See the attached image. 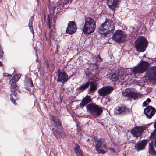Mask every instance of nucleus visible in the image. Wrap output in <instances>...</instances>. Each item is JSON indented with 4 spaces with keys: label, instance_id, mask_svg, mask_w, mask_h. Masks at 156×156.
<instances>
[{
    "label": "nucleus",
    "instance_id": "nucleus-22",
    "mask_svg": "<svg viewBox=\"0 0 156 156\" xmlns=\"http://www.w3.org/2000/svg\"><path fill=\"white\" fill-rule=\"evenodd\" d=\"M156 112L155 108L151 106H147V118L150 119L155 114Z\"/></svg>",
    "mask_w": 156,
    "mask_h": 156
},
{
    "label": "nucleus",
    "instance_id": "nucleus-40",
    "mask_svg": "<svg viewBox=\"0 0 156 156\" xmlns=\"http://www.w3.org/2000/svg\"><path fill=\"white\" fill-rule=\"evenodd\" d=\"M9 75L7 73H4V77H7L9 76Z\"/></svg>",
    "mask_w": 156,
    "mask_h": 156
},
{
    "label": "nucleus",
    "instance_id": "nucleus-26",
    "mask_svg": "<svg viewBox=\"0 0 156 156\" xmlns=\"http://www.w3.org/2000/svg\"><path fill=\"white\" fill-rule=\"evenodd\" d=\"M149 152L151 156H156V152L154 147L153 141H151L149 144Z\"/></svg>",
    "mask_w": 156,
    "mask_h": 156
},
{
    "label": "nucleus",
    "instance_id": "nucleus-4",
    "mask_svg": "<svg viewBox=\"0 0 156 156\" xmlns=\"http://www.w3.org/2000/svg\"><path fill=\"white\" fill-rule=\"evenodd\" d=\"M87 109L91 115L95 118L99 116L103 112V107L94 103H90L86 106Z\"/></svg>",
    "mask_w": 156,
    "mask_h": 156
},
{
    "label": "nucleus",
    "instance_id": "nucleus-47",
    "mask_svg": "<svg viewBox=\"0 0 156 156\" xmlns=\"http://www.w3.org/2000/svg\"><path fill=\"white\" fill-rule=\"evenodd\" d=\"M45 19H46V16H44V20H45Z\"/></svg>",
    "mask_w": 156,
    "mask_h": 156
},
{
    "label": "nucleus",
    "instance_id": "nucleus-33",
    "mask_svg": "<svg viewBox=\"0 0 156 156\" xmlns=\"http://www.w3.org/2000/svg\"><path fill=\"white\" fill-rule=\"evenodd\" d=\"M85 72L86 75L88 77H90L92 75H94V72L90 69L87 68L85 69Z\"/></svg>",
    "mask_w": 156,
    "mask_h": 156
},
{
    "label": "nucleus",
    "instance_id": "nucleus-3",
    "mask_svg": "<svg viewBox=\"0 0 156 156\" xmlns=\"http://www.w3.org/2000/svg\"><path fill=\"white\" fill-rule=\"evenodd\" d=\"M95 28V22L94 20L91 17H86L85 20V24L83 30L84 33L90 34L94 31Z\"/></svg>",
    "mask_w": 156,
    "mask_h": 156
},
{
    "label": "nucleus",
    "instance_id": "nucleus-31",
    "mask_svg": "<svg viewBox=\"0 0 156 156\" xmlns=\"http://www.w3.org/2000/svg\"><path fill=\"white\" fill-rule=\"evenodd\" d=\"M90 69L93 72L94 75L98 70V65L97 63H93L90 65Z\"/></svg>",
    "mask_w": 156,
    "mask_h": 156
},
{
    "label": "nucleus",
    "instance_id": "nucleus-13",
    "mask_svg": "<svg viewBox=\"0 0 156 156\" xmlns=\"http://www.w3.org/2000/svg\"><path fill=\"white\" fill-rule=\"evenodd\" d=\"M122 94L123 96L133 98L134 100L137 99L140 95L137 93L134 92L132 89L127 88L125 91H123Z\"/></svg>",
    "mask_w": 156,
    "mask_h": 156
},
{
    "label": "nucleus",
    "instance_id": "nucleus-48",
    "mask_svg": "<svg viewBox=\"0 0 156 156\" xmlns=\"http://www.w3.org/2000/svg\"><path fill=\"white\" fill-rule=\"evenodd\" d=\"M147 45L148 44V41H147Z\"/></svg>",
    "mask_w": 156,
    "mask_h": 156
},
{
    "label": "nucleus",
    "instance_id": "nucleus-36",
    "mask_svg": "<svg viewBox=\"0 0 156 156\" xmlns=\"http://www.w3.org/2000/svg\"><path fill=\"white\" fill-rule=\"evenodd\" d=\"M154 126L155 129L154 131V132L151 133L150 136V138L152 140L154 139L156 136V121L155 122Z\"/></svg>",
    "mask_w": 156,
    "mask_h": 156
},
{
    "label": "nucleus",
    "instance_id": "nucleus-14",
    "mask_svg": "<svg viewBox=\"0 0 156 156\" xmlns=\"http://www.w3.org/2000/svg\"><path fill=\"white\" fill-rule=\"evenodd\" d=\"M130 110L129 108H127L124 105H121L117 106L115 109V113L116 114H123L129 113Z\"/></svg>",
    "mask_w": 156,
    "mask_h": 156
},
{
    "label": "nucleus",
    "instance_id": "nucleus-23",
    "mask_svg": "<svg viewBox=\"0 0 156 156\" xmlns=\"http://www.w3.org/2000/svg\"><path fill=\"white\" fill-rule=\"evenodd\" d=\"M92 101V99L90 96L87 95L82 99L81 102L79 104V106L81 107H83L88 103L91 102Z\"/></svg>",
    "mask_w": 156,
    "mask_h": 156
},
{
    "label": "nucleus",
    "instance_id": "nucleus-44",
    "mask_svg": "<svg viewBox=\"0 0 156 156\" xmlns=\"http://www.w3.org/2000/svg\"><path fill=\"white\" fill-rule=\"evenodd\" d=\"M154 139H155V141L154 142V146L156 148V136H155V137Z\"/></svg>",
    "mask_w": 156,
    "mask_h": 156
},
{
    "label": "nucleus",
    "instance_id": "nucleus-45",
    "mask_svg": "<svg viewBox=\"0 0 156 156\" xmlns=\"http://www.w3.org/2000/svg\"><path fill=\"white\" fill-rule=\"evenodd\" d=\"M73 76V75L72 74V75H71L70 76H68V77H69V80L70 79V78L72 77Z\"/></svg>",
    "mask_w": 156,
    "mask_h": 156
},
{
    "label": "nucleus",
    "instance_id": "nucleus-30",
    "mask_svg": "<svg viewBox=\"0 0 156 156\" xmlns=\"http://www.w3.org/2000/svg\"><path fill=\"white\" fill-rule=\"evenodd\" d=\"M109 78L112 81H116L119 79V75L118 73H112L110 75Z\"/></svg>",
    "mask_w": 156,
    "mask_h": 156
},
{
    "label": "nucleus",
    "instance_id": "nucleus-8",
    "mask_svg": "<svg viewBox=\"0 0 156 156\" xmlns=\"http://www.w3.org/2000/svg\"><path fill=\"white\" fill-rule=\"evenodd\" d=\"M126 38V35L122 30H116L112 37V40L119 43L124 42Z\"/></svg>",
    "mask_w": 156,
    "mask_h": 156
},
{
    "label": "nucleus",
    "instance_id": "nucleus-15",
    "mask_svg": "<svg viewBox=\"0 0 156 156\" xmlns=\"http://www.w3.org/2000/svg\"><path fill=\"white\" fill-rule=\"evenodd\" d=\"M50 120L51 121V123L54 126L58 128L61 130L63 128L61 122L60 120L53 115H51L50 116Z\"/></svg>",
    "mask_w": 156,
    "mask_h": 156
},
{
    "label": "nucleus",
    "instance_id": "nucleus-10",
    "mask_svg": "<svg viewBox=\"0 0 156 156\" xmlns=\"http://www.w3.org/2000/svg\"><path fill=\"white\" fill-rule=\"evenodd\" d=\"M57 75L58 78L56 80L58 82H61L64 84L67 82L69 80L68 75L64 70L61 72L58 70Z\"/></svg>",
    "mask_w": 156,
    "mask_h": 156
},
{
    "label": "nucleus",
    "instance_id": "nucleus-11",
    "mask_svg": "<svg viewBox=\"0 0 156 156\" xmlns=\"http://www.w3.org/2000/svg\"><path fill=\"white\" fill-rule=\"evenodd\" d=\"M146 129V127L145 126H136L131 129V133L134 136L138 137L142 134L144 131Z\"/></svg>",
    "mask_w": 156,
    "mask_h": 156
},
{
    "label": "nucleus",
    "instance_id": "nucleus-25",
    "mask_svg": "<svg viewBox=\"0 0 156 156\" xmlns=\"http://www.w3.org/2000/svg\"><path fill=\"white\" fill-rule=\"evenodd\" d=\"M90 85L89 81L81 85L79 87H77L76 90L80 92H82L84 91Z\"/></svg>",
    "mask_w": 156,
    "mask_h": 156
},
{
    "label": "nucleus",
    "instance_id": "nucleus-50",
    "mask_svg": "<svg viewBox=\"0 0 156 156\" xmlns=\"http://www.w3.org/2000/svg\"><path fill=\"white\" fill-rule=\"evenodd\" d=\"M155 61H156V58H155Z\"/></svg>",
    "mask_w": 156,
    "mask_h": 156
},
{
    "label": "nucleus",
    "instance_id": "nucleus-46",
    "mask_svg": "<svg viewBox=\"0 0 156 156\" xmlns=\"http://www.w3.org/2000/svg\"><path fill=\"white\" fill-rule=\"evenodd\" d=\"M2 62L0 61V66L2 67Z\"/></svg>",
    "mask_w": 156,
    "mask_h": 156
},
{
    "label": "nucleus",
    "instance_id": "nucleus-42",
    "mask_svg": "<svg viewBox=\"0 0 156 156\" xmlns=\"http://www.w3.org/2000/svg\"><path fill=\"white\" fill-rule=\"evenodd\" d=\"M143 105L145 106H146V101H145L143 102Z\"/></svg>",
    "mask_w": 156,
    "mask_h": 156
},
{
    "label": "nucleus",
    "instance_id": "nucleus-5",
    "mask_svg": "<svg viewBox=\"0 0 156 156\" xmlns=\"http://www.w3.org/2000/svg\"><path fill=\"white\" fill-rule=\"evenodd\" d=\"M95 143V147L96 151L98 154L102 153L104 154L106 152L107 145L105 142L104 140L102 138H94Z\"/></svg>",
    "mask_w": 156,
    "mask_h": 156
},
{
    "label": "nucleus",
    "instance_id": "nucleus-39",
    "mask_svg": "<svg viewBox=\"0 0 156 156\" xmlns=\"http://www.w3.org/2000/svg\"><path fill=\"white\" fill-rule=\"evenodd\" d=\"M109 149L113 152H114L115 151L114 149L113 148H109Z\"/></svg>",
    "mask_w": 156,
    "mask_h": 156
},
{
    "label": "nucleus",
    "instance_id": "nucleus-17",
    "mask_svg": "<svg viewBox=\"0 0 156 156\" xmlns=\"http://www.w3.org/2000/svg\"><path fill=\"white\" fill-rule=\"evenodd\" d=\"M121 2V0H108L107 5L112 11H114Z\"/></svg>",
    "mask_w": 156,
    "mask_h": 156
},
{
    "label": "nucleus",
    "instance_id": "nucleus-32",
    "mask_svg": "<svg viewBox=\"0 0 156 156\" xmlns=\"http://www.w3.org/2000/svg\"><path fill=\"white\" fill-rule=\"evenodd\" d=\"M34 20V16H32L29 20L28 26L29 28L32 33H34V30L32 27L33 22Z\"/></svg>",
    "mask_w": 156,
    "mask_h": 156
},
{
    "label": "nucleus",
    "instance_id": "nucleus-28",
    "mask_svg": "<svg viewBox=\"0 0 156 156\" xmlns=\"http://www.w3.org/2000/svg\"><path fill=\"white\" fill-rule=\"evenodd\" d=\"M75 147L74 148L75 153L77 156H83V154L80 146L78 144H75Z\"/></svg>",
    "mask_w": 156,
    "mask_h": 156
},
{
    "label": "nucleus",
    "instance_id": "nucleus-20",
    "mask_svg": "<svg viewBox=\"0 0 156 156\" xmlns=\"http://www.w3.org/2000/svg\"><path fill=\"white\" fill-rule=\"evenodd\" d=\"M24 87L28 91L31 93L32 90L30 87H32L33 86V82L31 79L29 77H26L25 80L24 81Z\"/></svg>",
    "mask_w": 156,
    "mask_h": 156
},
{
    "label": "nucleus",
    "instance_id": "nucleus-24",
    "mask_svg": "<svg viewBox=\"0 0 156 156\" xmlns=\"http://www.w3.org/2000/svg\"><path fill=\"white\" fill-rule=\"evenodd\" d=\"M89 83L90 85L88 92V94H93L95 91L97 89V85L95 84L94 82L89 81Z\"/></svg>",
    "mask_w": 156,
    "mask_h": 156
},
{
    "label": "nucleus",
    "instance_id": "nucleus-9",
    "mask_svg": "<svg viewBox=\"0 0 156 156\" xmlns=\"http://www.w3.org/2000/svg\"><path fill=\"white\" fill-rule=\"evenodd\" d=\"M149 66V63L147 62V74L149 75L148 80L150 82L156 84V66L150 67L147 71Z\"/></svg>",
    "mask_w": 156,
    "mask_h": 156
},
{
    "label": "nucleus",
    "instance_id": "nucleus-43",
    "mask_svg": "<svg viewBox=\"0 0 156 156\" xmlns=\"http://www.w3.org/2000/svg\"><path fill=\"white\" fill-rule=\"evenodd\" d=\"M151 101L150 98H148L147 99V102L149 103V102H151Z\"/></svg>",
    "mask_w": 156,
    "mask_h": 156
},
{
    "label": "nucleus",
    "instance_id": "nucleus-29",
    "mask_svg": "<svg viewBox=\"0 0 156 156\" xmlns=\"http://www.w3.org/2000/svg\"><path fill=\"white\" fill-rule=\"evenodd\" d=\"M49 29L50 30L49 32V38L50 39H54L57 35L56 29L55 27Z\"/></svg>",
    "mask_w": 156,
    "mask_h": 156
},
{
    "label": "nucleus",
    "instance_id": "nucleus-12",
    "mask_svg": "<svg viewBox=\"0 0 156 156\" xmlns=\"http://www.w3.org/2000/svg\"><path fill=\"white\" fill-rule=\"evenodd\" d=\"M113 89V87L112 86H105L99 89L98 92L100 96L105 97L110 94Z\"/></svg>",
    "mask_w": 156,
    "mask_h": 156
},
{
    "label": "nucleus",
    "instance_id": "nucleus-38",
    "mask_svg": "<svg viewBox=\"0 0 156 156\" xmlns=\"http://www.w3.org/2000/svg\"><path fill=\"white\" fill-rule=\"evenodd\" d=\"M96 61L99 62L102 61L103 59L100 57L99 55H98L96 57Z\"/></svg>",
    "mask_w": 156,
    "mask_h": 156
},
{
    "label": "nucleus",
    "instance_id": "nucleus-27",
    "mask_svg": "<svg viewBox=\"0 0 156 156\" xmlns=\"http://www.w3.org/2000/svg\"><path fill=\"white\" fill-rule=\"evenodd\" d=\"M9 84H10V90L12 94L15 97H16L17 90V87L16 83L15 82L11 83L9 82Z\"/></svg>",
    "mask_w": 156,
    "mask_h": 156
},
{
    "label": "nucleus",
    "instance_id": "nucleus-18",
    "mask_svg": "<svg viewBox=\"0 0 156 156\" xmlns=\"http://www.w3.org/2000/svg\"><path fill=\"white\" fill-rule=\"evenodd\" d=\"M52 133L56 139H64L66 136V134L63 132L59 130L53 128L52 129Z\"/></svg>",
    "mask_w": 156,
    "mask_h": 156
},
{
    "label": "nucleus",
    "instance_id": "nucleus-41",
    "mask_svg": "<svg viewBox=\"0 0 156 156\" xmlns=\"http://www.w3.org/2000/svg\"><path fill=\"white\" fill-rule=\"evenodd\" d=\"M146 107L144 109V113L145 115L146 116Z\"/></svg>",
    "mask_w": 156,
    "mask_h": 156
},
{
    "label": "nucleus",
    "instance_id": "nucleus-19",
    "mask_svg": "<svg viewBox=\"0 0 156 156\" xmlns=\"http://www.w3.org/2000/svg\"><path fill=\"white\" fill-rule=\"evenodd\" d=\"M146 145V139H144L137 143L135 145V149L137 152L144 149Z\"/></svg>",
    "mask_w": 156,
    "mask_h": 156
},
{
    "label": "nucleus",
    "instance_id": "nucleus-6",
    "mask_svg": "<svg viewBox=\"0 0 156 156\" xmlns=\"http://www.w3.org/2000/svg\"><path fill=\"white\" fill-rule=\"evenodd\" d=\"M135 48L137 51L143 52L146 48V39L143 36L138 37L135 41Z\"/></svg>",
    "mask_w": 156,
    "mask_h": 156
},
{
    "label": "nucleus",
    "instance_id": "nucleus-1",
    "mask_svg": "<svg viewBox=\"0 0 156 156\" xmlns=\"http://www.w3.org/2000/svg\"><path fill=\"white\" fill-rule=\"evenodd\" d=\"M99 32L101 37L107 36L108 34L112 33L115 30L114 23L112 20L106 19L104 23L99 27Z\"/></svg>",
    "mask_w": 156,
    "mask_h": 156
},
{
    "label": "nucleus",
    "instance_id": "nucleus-2",
    "mask_svg": "<svg viewBox=\"0 0 156 156\" xmlns=\"http://www.w3.org/2000/svg\"><path fill=\"white\" fill-rule=\"evenodd\" d=\"M56 6L54 7L52 9L50 10V14H48L46 24L48 28L49 29L55 27V25L56 19V15L58 14V12H62V8L60 10L59 6L56 5Z\"/></svg>",
    "mask_w": 156,
    "mask_h": 156
},
{
    "label": "nucleus",
    "instance_id": "nucleus-16",
    "mask_svg": "<svg viewBox=\"0 0 156 156\" xmlns=\"http://www.w3.org/2000/svg\"><path fill=\"white\" fill-rule=\"evenodd\" d=\"M77 28L74 22H69L68 24V27L66 30V32L70 34L74 33L76 31Z\"/></svg>",
    "mask_w": 156,
    "mask_h": 156
},
{
    "label": "nucleus",
    "instance_id": "nucleus-21",
    "mask_svg": "<svg viewBox=\"0 0 156 156\" xmlns=\"http://www.w3.org/2000/svg\"><path fill=\"white\" fill-rule=\"evenodd\" d=\"M73 0H60L57 3V4L59 6L60 10L61 8L67 9L68 8L67 4L71 3Z\"/></svg>",
    "mask_w": 156,
    "mask_h": 156
},
{
    "label": "nucleus",
    "instance_id": "nucleus-7",
    "mask_svg": "<svg viewBox=\"0 0 156 156\" xmlns=\"http://www.w3.org/2000/svg\"><path fill=\"white\" fill-rule=\"evenodd\" d=\"M146 71V61L141 60L131 71L133 74H142Z\"/></svg>",
    "mask_w": 156,
    "mask_h": 156
},
{
    "label": "nucleus",
    "instance_id": "nucleus-37",
    "mask_svg": "<svg viewBox=\"0 0 156 156\" xmlns=\"http://www.w3.org/2000/svg\"><path fill=\"white\" fill-rule=\"evenodd\" d=\"M12 94H10V100L15 105H16V100L15 99L13 98L12 97Z\"/></svg>",
    "mask_w": 156,
    "mask_h": 156
},
{
    "label": "nucleus",
    "instance_id": "nucleus-49",
    "mask_svg": "<svg viewBox=\"0 0 156 156\" xmlns=\"http://www.w3.org/2000/svg\"><path fill=\"white\" fill-rule=\"evenodd\" d=\"M144 57H145V55H144Z\"/></svg>",
    "mask_w": 156,
    "mask_h": 156
},
{
    "label": "nucleus",
    "instance_id": "nucleus-35",
    "mask_svg": "<svg viewBox=\"0 0 156 156\" xmlns=\"http://www.w3.org/2000/svg\"><path fill=\"white\" fill-rule=\"evenodd\" d=\"M20 76L19 75H15L12 78V79L10 81L11 83L15 82V83L16 82H17L19 80L20 78Z\"/></svg>",
    "mask_w": 156,
    "mask_h": 156
},
{
    "label": "nucleus",
    "instance_id": "nucleus-34",
    "mask_svg": "<svg viewBox=\"0 0 156 156\" xmlns=\"http://www.w3.org/2000/svg\"><path fill=\"white\" fill-rule=\"evenodd\" d=\"M119 79H120L121 80H123L125 79L126 76V73H125L124 70H122L120 73L119 74Z\"/></svg>",
    "mask_w": 156,
    "mask_h": 156
}]
</instances>
